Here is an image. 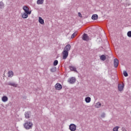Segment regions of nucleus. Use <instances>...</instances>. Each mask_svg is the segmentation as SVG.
<instances>
[{
    "instance_id": "f257e3e1",
    "label": "nucleus",
    "mask_w": 131,
    "mask_h": 131,
    "mask_svg": "<svg viewBox=\"0 0 131 131\" xmlns=\"http://www.w3.org/2000/svg\"><path fill=\"white\" fill-rule=\"evenodd\" d=\"M70 49H71V46L70 45H67L65 47L62 52V59L63 60H66L67 57H68V55L69 54V51H70Z\"/></svg>"
},
{
    "instance_id": "f03ea898",
    "label": "nucleus",
    "mask_w": 131,
    "mask_h": 131,
    "mask_svg": "<svg viewBox=\"0 0 131 131\" xmlns=\"http://www.w3.org/2000/svg\"><path fill=\"white\" fill-rule=\"evenodd\" d=\"M24 125L26 129H30L32 128V127L33 126V124L31 122L26 121V123L24 124Z\"/></svg>"
},
{
    "instance_id": "7ed1b4c3",
    "label": "nucleus",
    "mask_w": 131,
    "mask_h": 131,
    "mask_svg": "<svg viewBox=\"0 0 131 131\" xmlns=\"http://www.w3.org/2000/svg\"><path fill=\"white\" fill-rule=\"evenodd\" d=\"M23 10H24L25 13H27L28 14H31V10H29V7L25 5L23 7Z\"/></svg>"
},
{
    "instance_id": "20e7f679",
    "label": "nucleus",
    "mask_w": 131,
    "mask_h": 131,
    "mask_svg": "<svg viewBox=\"0 0 131 131\" xmlns=\"http://www.w3.org/2000/svg\"><path fill=\"white\" fill-rule=\"evenodd\" d=\"M63 86L59 83H57L55 85V89L56 91H61V89H62Z\"/></svg>"
},
{
    "instance_id": "39448f33",
    "label": "nucleus",
    "mask_w": 131,
    "mask_h": 131,
    "mask_svg": "<svg viewBox=\"0 0 131 131\" xmlns=\"http://www.w3.org/2000/svg\"><path fill=\"white\" fill-rule=\"evenodd\" d=\"M75 81H76V79L75 77H72L68 79V82L71 84H73V83H75Z\"/></svg>"
},
{
    "instance_id": "423d86ee",
    "label": "nucleus",
    "mask_w": 131,
    "mask_h": 131,
    "mask_svg": "<svg viewBox=\"0 0 131 131\" xmlns=\"http://www.w3.org/2000/svg\"><path fill=\"white\" fill-rule=\"evenodd\" d=\"M82 38L83 40H85V41H89V40H90V37H89L88 34L85 33L83 34Z\"/></svg>"
},
{
    "instance_id": "0eeeda50",
    "label": "nucleus",
    "mask_w": 131,
    "mask_h": 131,
    "mask_svg": "<svg viewBox=\"0 0 131 131\" xmlns=\"http://www.w3.org/2000/svg\"><path fill=\"white\" fill-rule=\"evenodd\" d=\"M124 88V83H122V84H118V89L119 92H122Z\"/></svg>"
},
{
    "instance_id": "6e6552de",
    "label": "nucleus",
    "mask_w": 131,
    "mask_h": 131,
    "mask_svg": "<svg viewBox=\"0 0 131 131\" xmlns=\"http://www.w3.org/2000/svg\"><path fill=\"white\" fill-rule=\"evenodd\" d=\"M69 129L71 131L76 130V125L74 124H71L69 126Z\"/></svg>"
},
{
    "instance_id": "1a4fd4ad",
    "label": "nucleus",
    "mask_w": 131,
    "mask_h": 131,
    "mask_svg": "<svg viewBox=\"0 0 131 131\" xmlns=\"http://www.w3.org/2000/svg\"><path fill=\"white\" fill-rule=\"evenodd\" d=\"M118 65H119V61L117 58H115L114 60V66L115 68H117Z\"/></svg>"
},
{
    "instance_id": "9d476101",
    "label": "nucleus",
    "mask_w": 131,
    "mask_h": 131,
    "mask_svg": "<svg viewBox=\"0 0 131 131\" xmlns=\"http://www.w3.org/2000/svg\"><path fill=\"white\" fill-rule=\"evenodd\" d=\"M7 85H11L12 86H14V88H17V86H18V84H16L14 82H9L7 83Z\"/></svg>"
},
{
    "instance_id": "9b49d317",
    "label": "nucleus",
    "mask_w": 131,
    "mask_h": 131,
    "mask_svg": "<svg viewBox=\"0 0 131 131\" xmlns=\"http://www.w3.org/2000/svg\"><path fill=\"white\" fill-rule=\"evenodd\" d=\"M28 15H30V13H27L26 12H25L22 15V18H24V19H26L27 18H28Z\"/></svg>"
},
{
    "instance_id": "f8f14e48",
    "label": "nucleus",
    "mask_w": 131,
    "mask_h": 131,
    "mask_svg": "<svg viewBox=\"0 0 131 131\" xmlns=\"http://www.w3.org/2000/svg\"><path fill=\"white\" fill-rule=\"evenodd\" d=\"M8 77H13L14 76V72L12 71H9L8 73Z\"/></svg>"
},
{
    "instance_id": "ddd939ff",
    "label": "nucleus",
    "mask_w": 131,
    "mask_h": 131,
    "mask_svg": "<svg viewBox=\"0 0 131 131\" xmlns=\"http://www.w3.org/2000/svg\"><path fill=\"white\" fill-rule=\"evenodd\" d=\"M69 68H70L71 71H74L75 72H77V70H76V68H75L73 66H70Z\"/></svg>"
},
{
    "instance_id": "4468645a",
    "label": "nucleus",
    "mask_w": 131,
    "mask_h": 131,
    "mask_svg": "<svg viewBox=\"0 0 131 131\" xmlns=\"http://www.w3.org/2000/svg\"><path fill=\"white\" fill-rule=\"evenodd\" d=\"M5 8V4L3 1H0V10H3Z\"/></svg>"
},
{
    "instance_id": "2eb2a0df",
    "label": "nucleus",
    "mask_w": 131,
    "mask_h": 131,
    "mask_svg": "<svg viewBox=\"0 0 131 131\" xmlns=\"http://www.w3.org/2000/svg\"><path fill=\"white\" fill-rule=\"evenodd\" d=\"M92 20H97L98 19V15L97 14H93L92 16Z\"/></svg>"
},
{
    "instance_id": "dca6fc26",
    "label": "nucleus",
    "mask_w": 131,
    "mask_h": 131,
    "mask_svg": "<svg viewBox=\"0 0 131 131\" xmlns=\"http://www.w3.org/2000/svg\"><path fill=\"white\" fill-rule=\"evenodd\" d=\"M43 2H45V0H37V5H42V4H43Z\"/></svg>"
},
{
    "instance_id": "f3484780",
    "label": "nucleus",
    "mask_w": 131,
    "mask_h": 131,
    "mask_svg": "<svg viewBox=\"0 0 131 131\" xmlns=\"http://www.w3.org/2000/svg\"><path fill=\"white\" fill-rule=\"evenodd\" d=\"M39 23L40 24H45V20H43L41 17H39Z\"/></svg>"
},
{
    "instance_id": "a211bd4d",
    "label": "nucleus",
    "mask_w": 131,
    "mask_h": 131,
    "mask_svg": "<svg viewBox=\"0 0 131 131\" xmlns=\"http://www.w3.org/2000/svg\"><path fill=\"white\" fill-rule=\"evenodd\" d=\"M85 101L86 103H90L91 102V97H87L85 98Z\"/></svg>"
},
{
    "instance_id": "6ab92c4d",
    "label": "nucleus",
    "mask_w": 131,
    "mask_h": 131,
    "mask_svg": "<svg viewBox=\"0 0 131 131\" xmlns=\"http://www.w3.org/2000/svg\"><path fill=\"white\" fill-rule=\"evenodd\" d=\"M25 118H30V116L29 115V112H27L25 114Z\"/></svg>"
},
{
    "instance_id": "aec40b11",
    "label": "nucleus",
    "mask_w": 131,
    "mask_h": 131,
    "mask_svg": "<svg viewBox=\"0 0 131 131\" xmlns=\"http://www.w3.org/2000/svg\"><path fill=\"white\" fill-rule=\"evenodd\" d=\"M100 60L102 61H105L106 60V56L102 55L100 56Z\"/></svg>"
},
{
    "instance_id": "412c9836",
    "label": "nucleus",
    "mask_w": 131,
    "mask_h": 131,
    "mask_svg": "<svg viewBox=\"0 0 131 131\" xmlns=\"http://www.w3.org/2000/svg\"><path fill=\"white\" fill-rule=\"evenodd\" d=\"M2 101H3V102H7V101H8V97L3 96L2 97Z\"/></svg>"
},
{
    "instance_id": "4be33fe9",
    "label": "nucleus",
    "mask_w": 131,
    "mask_h": 131,
    "mask_svg": "<svg viewBox=\"0 0 131 131\" xmlns=\"http://www.w3.org/2000/svg\"><path fill=\"white\" fill-rule=\"evenodd\" d=\"M77 35V32H74L72 35V36H71V38H74V37H76V36Z\"/></svg>"
},
{
    "instance_id": "5701e85b",
    "label": "nucleus",
    "mask_w": 131,
    "mask_h": 131,
    "mask_svg": "<svg viewBox=\"0 0 131 131\" xmlns=\"http://www.w3.org/2000/svg\"><path fill=\"white\" fill-rule=\"evenodd\" d=\"M123 75L124 76H125V77H127V76H128V74H127V72H126V71H124L123 72Z\"/></svg>"
},
{
    "instance_id": "b1692460",
    "label": "nucleus",
    "mask_w": 131,
    "mask_h": 131,
    "mask_svg": "<svg viewBox=\"0 0 131 131\" xmlns=\"http://www.w3.org/2000/svg\"><path fill=\"white\" fill-rule=\"evenodd\" d=\"M119 126H117L113 128V131H118V129H119Z\"/></svg>"
},
{
    "instance_id": "393cba45",
    "label": "nucleus",
    "mask_w": 131,
    "mask_h": 131,
    "mask_svg": "<svg viewBox=\"0 0 131 131\" xmlns=\"http://www.w3.org/2000/svg\"><path fill=\"white\" fill-rule=\"evenodd\" d=\"M54 66H57L58 65V60H55L53 62Z\"/></svg>"
},
{
    "instance_id": "a878e982",
    "label": "nucleus",
    "mask_w": 131,
    "mask_h": 131,
    "mask_svg": "<svg viewBox=\"0 0 131 131\" xmlns=\"http://www.w3.org/2000/svg\"><path fill=\"white\" fill-rule=\"evenodd\" d=\"M96 104H97V108H100V107H101V105H102V104H101V102H98L96 103Z\"/></svg>"
},
{
    "instance_id": "bb28decb",
    "label": "nucleus",
    "mask_w": 131,
    "mask_h": 131,
    "mask_svg": "<svg viewBox=\"0 0 131 131\" xmlns=\"http://www.w3.org/2000/svg\"><path fill=\"white\" fill-rule=\"evenodd\" d=\"M127 35L128 36V37H131V31H129L127 32Z\"/></svg>"
},
{
    "instance_id": "cd10ccee",
    "label": "nucleus",
    "mask_w": 131,
    "mask_h": 131,
    "mask_svg": "<svg viewBox=\"0 0 131 131\" xmlns=\"http://www.w3.org/2000/svg\"><path fill=\"white\" fill-rule=\"evenodd\" d=\"M105 113H103L102 114H101V117H102V118H104L105 117Z\"/></svg>"
},
{
    "instance_id": "c85d7f7f",
    "label": "nucleus",
    "mask_w": 131,
    "mask_h": 131,
    "mask_svg": "<svg viewBox=\"0 0 131 131\" xmlns=\"http://www.w3.org/2000/svg\"><path fill=\"white\" fill-rule=\"evenodd\" d=\"M50 71L51 72H55V69L54 68L51 69Z\"/></svg>"
},
{
    "instance_id": "c756f323",
    "label": "nucleus",
    "mask_w": 131,
    "mask_h": 131,
    "mask_svg": "<svg viewBox=\"0 0 131 131\" xmlns=\"http://www.w3.org/2000/svg\"><path fill=\"white\" fill-rule=\"evenodd\" d=\"M78 15L79 17H82L81 14L80 12H79V13H78Z\"/></svg>"
},
{
    "instance_id": "7c9ffc66",
    "label": "nucleus",
    "mask_w": 131,
    "mask_h": 131,
    "mask_svg": "<svg viewBox=\"0 0 131 131\" xmlns=\"http://www.w3.org/2000/svg\"><path fill=\"white\" fill-rule=\"evenodd\" d=\"M126 1H128V0H126Z\"/></svg>"
}]
</instances>
